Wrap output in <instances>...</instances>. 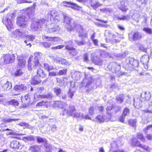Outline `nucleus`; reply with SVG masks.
I'll return each instance as SVG.
<instances>
[{"mask_svg": "<svg viewBox=\"0 0 152 152\" xmlns=\"http://www.w3.org/2000/svg\"><path fill=\"white\" fill-rule=\"evenodd\" d=\"M34 9L33 7L28 8L23 11L22 14L17 18L18 25L21 28H25L28 26V19L34 16Z\"/></svg>", "mask_w": 152, "mask_h": 152, "instance_id": "nucleus-1", "label": "nucleus"}, {"mask_svg": "<svg viewBox=\"0 0 152 152\" xmlns=\"http://www.w3.org/2000/svg\"><path fill=\"white\" fill-rule=\"evenodd\" d=\"M48 20L42 18L34 19L30 25V28L33 31L38 33L42 30H45L47 26Z\"/></svg>", "mask_w": 152, "mask_h": 152, "instance_id": "nucleus-2", "label": "nucleus"}, {"mask_svg": "<svg viewBox=\"0 0 152 152\" xmlns=\"http://www.w3.org/2000/svg\"><path fill=\"white\" fill-rule=\"evenodd\" d=\"M42 55L41 53L36 52L34 53V58L33 63H31V59L29 58L28 61V69L29 70L34 69L36 68H39L41 66V64L39 62L41 57Z\"/></svg>", "mask_w": 152, "mask_h": 152, "instance_id": "nucleus-3", "label": "nucleus"}, {"mask_svg": "<svg viewBox=\"0 0 152 152\" xmlns=\"http://www.w3.org/2000/svg\"><path fill=\"white\" fill-rule=\"evenodd\" d=\"M64 23L65 26L67 30L68 31H72L74 29H75L76 27V25L71 18L68 16L66 14H64Z\"/></svg>", "mask_w": 152, "mask_h": 152, "instance_id": "nucleus-4", "label": "nucleus"}, {"mask_svg": "<svg viewBox=\"0 0 152 152\" xmlns=\"http://www.w3.org/2000/svg\"><path fill=\"white\" fill-rule=\"evenodd\" d=\"M140 16V15L138 11L136 10H131L130 11L129 15L122 16V17H117L118 20H127L130 19L131 17L133 20L138 21Z\"/></svg>", "mask_w": 152, "mask_h": 152, "instance_id": "nucleus-5", "label": "nucleus"}, {"mask_svg": "<svg viewBox=\"0 0 152 152\" xmlns=\"http://www.w3.org/2000/svg\"><path fill=\"white\" fill-rule=\"evenodd\" d=\"M53 106L54 107H58L59 108L63 109L62 113L61 114L62 115H64L66 114V108L68 107V105L65 102H62L61 101H56L54 102Z\"/></svg>", "mask_w": 152, "mask_h": 152, "instance_id": "nucleus-6", "label": "nucleus"}, {"mask_svg": "<svg viewBox=\"0 0 152 152\" xmlns=\"http://www.w3.org/2000/svg\"><path fill=\"white\" fill-rule=\"evenodd\" d=\"M108 68L113 73L117 74L118 76L121 75L120 74L119 70L121 69L120 66L116 63H111L107 66Z\"/></svg>", "mask_w": 152, "mask_h": 152, "instance_id": "nucleus-7", "label": "nucleus"}, {"mask_svg": "<svg viewBox=\"0 0 152 152\" xmlns=\"http://www.w3.org/2000/svg\"><path fill=\"white\" fill-rule=\"evenodd\" d=\"M12 15H10V14H8L6 17L4 16L2 20L3 23L5 24L6 27L9 30L13 27V21L10 18L11 17L12 19L13 17H12Z\"/></svg>", "mask_w": 152, "mask_h": 152, "instance_id": "nucleus-8", "label": "nucleus"}, {"mask_svg": "<svg viewBox=\"0 0 152 152\" xmlns=\"http://www.w3.org/2000/svg\"><path fill=\"white\" fill-rule=\"evenodd\" d=\"M2 58L3 60V63L5 64H9L13 62L15 59V56L13 54H3Z\"/></svg>", "mask_w": 152, "mask_h": 152, "instance_id": "nucleus-9", "label": "nucleus"}, {"mask_svg": "<svg viewBox=\"0 0 152 152\" xmlns=\"http://www.w3.org/2000/svg\"><path fill=\"white\" fill-rule=\"evenodd\" d=\"M128 37L130 41H134L140 39L142 37L141 34L138 32H132L129 34Z\"/></svg>", "mask_w": 152, "mask_h": 152, "instance_id": "nucleus-10", "label": "nucleus"}, {"mask_svg": "<svg viewBox=\"0 0 152 152\" xmlns=\"http://www.w3.org/2000/svg\"><path fill=\"white\" fill-rule=\"evenodd\" d=\"M26 33H28L25 30L20 29L15 30L13 32L14 34L17 37L24 38L26 35Z\"/></svg>", "mask_w": 152, "mask_h": 152, "instance_id": "nucleus-11", "label": "nucleus"}, {"mask_svg": "<svg viewBox=\"0 0 152 152\" xmlns=\"http://www.w3.org/2000/svg\"><path fill=\"white\" fill-rule=\"evenodd\" d=\"M76 29L78 33V35L80 37L83 38H86L87 37V34L85 32L82 26L79 24L76 25Z\"/></svg>", "mask_w": 152, "mask_h": 152, "instance_id": "nucleus-12", "label": "nucleus"}, {"mask_svg": "<svg viewBox=\"0 0 152 152\" xmlns=\"http://www.w3.org/2000/svg\"><path fill=\"white\" fill-rule=\"evenodd\" d=\"M127 63L128 66L130 67L134 68L137 67L139 64V61L136 59L132 58H129L127 60Z\"/></svg>", "mask_w": 152, "mask_h": 152, "instance_id": "nucleus-13", "label": "nucleus"}, {"mask_svg": "<svg viewBox=\"0 0 152 152\" xmlns=\"http://www.w3.org/2000/svg\"><path fill=\"white\" fill-rule=\"evenodd\" d=\"M65 43L66 44L65 48L66 49L71 51L70 53L73 55H75L76 54V52L75 48L72 47V42L69 41L68 42H65Z\"/></svg>", "mask_w": 152, "mask_h": 152, "instance_id": "nucleus-14", "label": "nucleus"}, {"mask_svg": "<svg viewBox=\"0 0 152 152\" xmlns=\"http://www.w3.org/2000/svg\"><path fill=\"white\" fill-rule=\"evenodd\" d=\"M128 4V1L127 0H122L121 1L119 8L123 12H126L128 10V9L126 7Z\"/></svg>", "mask_w": 152, "mask_h": 152, "instance_id": "nucleus-15", "label": "nucleus"}, {"mask_svg": "<svg viewBox=\"0 0 152 152\" xmlns=\"http://www.w3.org/2000/svg\"><path fill=\"white\" fill-rule=\"evenodd\" d=\"M149 60V56L147 55H144L141 58V62L144 66L145 68L147 69L148 68V63Z\"/></svg>", "mask_w": 152, "mask_h": 152, "instance_id": "nucleus-16", "label": "nucleus"}, {"mask_svg": "<svg viewBox=\"0 0 152 152\" xmlns=\"http://www.w3.org/2000/svg\"><path fill=\"white\" fill-rule=\"evenodd\" d=\"M85 79L82 82V85L83 87H87L91 84L92 79L91 76L87 78L85 75Z\"/></svg>", "mask_w": 152, "mask_h": 152, "instance_id": "nucleus-17", "label": "nucleus"}, {"mask_svg": "<svg viewBox=\"0 0 152 152\" xmlns=\"http://www.w3.org/2000/svg\"><path fill=\"white\" fill-rule=\"evenodd\" d=\"M130 143L133 147L139 146L141 148L142 145L140 144V142L134 137L131 139L130 141Z\"/></svg>", "mask_w": 152, "mask_h": 152, "instance_id": "nucleus-18", "label": "nucleus"}, {"mask_svg": "<svg viewBox=\"0 0 152 152\" xmlns=\"http://www.w3.org/2000/svg\"><path fill=\"white\" fill-rule=\"evenodd\" d=\"M67 109H66V114L69 116H72L74 115L73 114L76 110V109L75 107L73 105H70L69 106V107L67 108Z\"/></svg>", "mask_w": 152, "mask_h": 152, "instance_id": "nucleus-19", "label": "nucleus"}, {"mask_svg": "<svg viewBox=\"0 0 152 152\" xmlns=\"http://www.w3.org/2000/svg\"><path fill=\"white\" fill-rule=\"evenodd\" d=\"M46 39L47 40L50 42L52 44H55L59 42L61 39L57 37H45Z\"/></svg>", "mask_w": 152, "mask_h": 152, "instance_id": "nucleus-20", "label": "nucleus"}, {"mask_svg": "<svg viewBox=\"0 0 152 152\" xmlns=\"http://www.w3.org/2000/svg\"><path fill=\"white\" fill-rule=\"evenodd\" d=\"M62 3L63 4H64V5L69 7H71L73 9H78V8H80V7L78 5L74 3L65 1H63Z\"/></svg>", "mask_w": 152, "mask_h": 152, "instance_id": "nucleus-21", "label": "nucleus"}, {"mask_svg": "<svg viewBox=\"0 0 152 152\" xmlns=\"http://www.w3.org/2000/svg\"><path fill=\"white\" fill-rule=\"evenodd\" d=\"M58 15V12L55 10H53L50 11L47 14L48 18L51 20L52 19H54Z\"/></svg>", "mask_w": 152, "mask_h": 152, "instance_id": "nucleus-22", "label": "nucleus"}, {"mask_svg": "<svg viewBox=\"0 0 152 152\" xmlns=\"http://www.w3.org/2000/svg\"><path fill=\"white\" fill-rule=\"evenodd\" d=\"M15 91L18 92H21L26 90V87L23 84L18 85L15 86L14 88Z\"/></svg>", "mask_w": 152, "mask_h": 152, "instance_id": "nucleus-23", "label": "nucleus"}, {"mask_svg": "<svg viewBox=\"0 0 152 152\" xmlns=\"http://www.w3.org/2000/svg\"><path fill=\"white\" fill-rule=\"evenodd\" d=\"M152 124L148 126L146 128H145L144 129V131L146 134H147L146 137L148 140H151L152 138V136L151 135L147 134L149 131L152 130Z\"/></svg>", "mask_w": 152, "mask_h": 152, "instance_id": "nucleus-24", "label": "nucleus"}, {"mask_svg": "<svg viewBox=\"0 0 152 152\" xmlns=\"http://www.w3.org/2000/svg\"><path fill=\"white\" fill-rule=\"evenodd\" d=\"M105 116H103L100 115H97L95 118L92 120L94 121H96L98 122H102L106 121Z\"/></svg>", "mask_w": 152, "mask_h": 152, "instance_id": "nucleus-25", "label": "nucleus"}, {"mask_svg": "<svg viewBox=\"0 0 152 152\" xmlns=\"http://www.w3.org/2000/svg\"><path fill=\"white\" fill-rule=\"evenodd\" d=\"M121 144L122 143L121 140L119 139H117L111 144V147L112 148H116L121 146Z\"/></svg>", "mask_w": 152, "mask_h": 152, "instance_id": "nucleus-26", "label": "nucleus"}, {"mask_svg": "<svg viewBox=\"0 0 152 152\" xmlns=\"http://www.w3.org/2000/svg\"><path fill=\"white\" fill-rule=\"evenodd\" d=\"M41 81L37 76H35L32 79L31 83V84L35 85L39 84Z\"/></svg>", "mask_w": 152, "mask_h": 152, "instance_id": "nucleus-27", "label": "nucleus"}, {"mask_svg": "<svg viewBox=\"0 0 152 152\" xmlns=\"http://www.w3.org/2000/svg\"><path fill=\"white\" fill-rule=\"evenodd\" d=\"M92 62L96 65H100L102 64V61L98 56H95L92 59Z\"/></svg>", "mask_w": 152, "mask_h": 152, "instance_id": "nucleus-28", "label": "nucleus"}, {"mask_svg": "<svg viewBox=\"0 0 152 152\" xmlns=\"http://www.w3.org/2000/svg\"><path fill=\"white\" fill-rule=\"evenodd\" d=\"M40 67L35 69H37V75L41 77H45L47 76V74H45L43 70L40 68Z\"/></svg>", "mask_w": 152, "mask_h": 152, "instance_id": "nucleus-29", "label": "nucleus"}, {"mask_svg": "<svg viewBox=\"0 0 152 152\" xmlns=\"http://www.w3.org/2000/svg\"><path fill=\"white\" fill-rule=\"evenodd\" d=\"M29 150L31 152H40L39 147L37 145H31L29 147Z\"/></svg>", "mask_w": 152, "mask_h": 152, "instance_id": "nucleus-30", "label": "nucleus"}, {"mask_svg": "<svg viewBox=\"0 0 152 152\" xmlns=\"http://www.w3.org/2000/svg\"><path fill=\"white\" fill-rule=\"evenodd\" d=\"M80 72L75 71L72 73V77L73 80H77L80 79Z\"/></svg>", "mask_w": 152, "mask_h": 152, "instance_id": "nucleus-31", "label": "nucleus"}, {"mask_svg": "<svg viewBox=\"0 0 152 152\" xmlns=\"http://www.w3.org/2000/svg\"><path fill=\"white\" fill-rule=\"evenodd\" d=\"M60 28L58 25H55L52 28H48L47 31L50 33L53 32H57L60 30Z\"/></svg>", "mask_w": 152, "mask_h": 152, "instance_id": "nucleus-32", "label": "nucleus"}, {"mask_svg": "<svg viewBox=\"0 0 152 152\" xmlns=\"http://www.w3.org/2000/svg\"><path fill=\"white\" fill-rule=\"evenodd\" d=\"M56 60V61L59 62V63L64 65H67L69 64V63L66 60L59 57H57L54 59V60Z\"/></svg>", "mask_w": 152, "mask_h": 152, "instance_id": "nucleus-33", "label": "nucleus"}, {"mask_svg": "<svg viewBox=\"0 0 152 152\" xmlns=\"http://www.w3.org/2000/svg\"><path fill=\"white\" fill-rule=\"evenodd\" d=\"M149 106L148 109L142 110L143 113H152V101H150L149 103Z\"/></svg>", "mask_w": 152, "mask_h": 152, "instance_id": "nucleus-34", "label": "nucleus"}, {"mask_svg": "<svg viewBox=\"0 0 152 152\" xmlns=\"http://www.w3.org/2000/svg\"><path fill=\"white\" fill-rule=\"evenodd\" d=\"M31 95L30 94V93H28L27 94H26L25 95L24 97H21V100L23 99V100L24 101H26V102L27 103H28L30 100H31Z\"/></svg>", "mask_w": 152, "mask_h": 152, "instance_id": "nucleus-35", "label": "nucleus"}, {"mask_svg": "<svg viewBox=\"0 0 152 152\" xmlns=\"http://www.w3.org/2000/svg\"><path fill=\"white\" fill-rule=\"evenodd\" d=\"M141 96L142 98H144L146 100L149 99L151 97L150 93H147L145 91L142 92L141 94Z\"/></svg>", "mask_w": 152, "mask_h": 152, "instance_id": "nucleus-36", "label": "nucleus"}, {"mask_svg": "<svg viewBox=\"0 0 152 152\" xmlns=\"http://www.w3.org/2000/svg\"><path fill=\"white\" fill-rule=\"evenodd\" d=\"M19 142L17 141H14L11 143V147L13 148H19Z\"/></svg>", "mask_w": 152, "mask_h": 152, "instance_id": "nucleus-37", "label": "nucleus"}, {"mask_svg": "<svg viewBox=\"0 0 152 152\" xmlns=\"http://www.w3.org/2000/svg\"><path fill=\"white\" fill-rule=\"evenodd\" d=\"M44 67L45 69H46L48 72L55 69L54 67L53 66L49 65L47 63L44 64Z\"/></svg>", "mask_w": 152, "mask_h": 152, "instance_id": "nucleus-38", "label": "nucleus"}, {"mask_svg": "<svg viewBox=\"0 0 152 152\" xmlns=\"http://www.w3.org/2000/svg\"><path fill=\"white\" fill-rule=\"evenodd\" d=\"M7 103L9 105L15 106H18L19 104L18 101L15 99H12L10 101H8Z\"/></svg>", "mask_w": 152, "mask_h": 152, "instance_id": "nucleus-39", "label": "nucleus"}, {"mask_svg": "<svg viewBox=\"0 0 152 152\" xmlns=\"http://www.w3.org/2000/svg\"><path fill=\"white\" fill-rule=\"evenodd\" d=\"M4 89L7 91L10 90L12 87V85L10 83L7 81L3 86Z\"/></svg>", "mask_w": 152, "mask_h": 152, "instance_id": "nucleus-40", "label": "nucleus"}, {"mask_svg": "<svg viewBox=\"0 0 152 152\" xmlns=\"http://www.w3.org/2000/svg\"><path fill=\"white\" fill-rule=\"evenodd\" d=\"M97 107H90L88 110V112L89 114L92 115L93 114L95 113H97Z\"/></svg>", "mask_w": 152, "mask_h": 152, "instance_id": "nucleus-41", "label": "nucleus"}, {"mask_svg": "<svg viewBox=\"0 0 152 152\" xmlns=\"http://www.w3.org/2000/svg\"><path fill=\"white\" fill-rule=\"evenodd\" d=\"M36 137L30 135L28 136L25 137L23 138V139L26 140L28 141H34L36 140Z\"/></svg>", "mask_w": 152, "mask_h": 152, "instance_id": "nucleus-42", "label": "nucleus"}, {"mask_svg": "<svg viewBox=\"0 0 152 152\" xmlns=\"http://www.w3.org/2000/svg\"><path fill=\"white\" fill-rule=\"evenodd\" d=\"M101 5V4L97 1L93 2L91 4V6L95 10H96L98 7H100Z\"/></svg>", "mask_w": 152, "mask_h": 152, "instance_id": "nucleus-43", "label": "nucleus"}, {"mask_svg": "<svg viewBox=\"0 0 152 152\" xmlns=\"http://www.w3.org/2000/svg\"><path fill=\"white\" fill-rule=\"evenodd\" d=\"M141 4L140 6L142 8H146L147 6L148 0H139Z\"/></svg>", "mask_w": 152, "mask_h": 152, "instance_id": "nucleus-44", "label": "nucleus"}, {"mask_svg": "<svg viewBox=\"0 0 152 152\" xmlns=\"http://www.w3.org/2000/svg\"><path fill=\"white\" fill-rule=\"evenodd\" d=\"M35 139L36 140H37V141L38 143L47 142V140L45 138L41 137L39 136L36 137Z\"/></svg>", "mask_w": 152, "mask_h": 152, "instance_id": "nucleus-45", "label": "nucleus"}, {"mask_svg": "<svg viewBox=\"0 0 152 152\" xmlns=\"http://www.w3.org/2000/svg\"><path fill=\"white\" fill-rule=\"evenodd\" d=\"M44 147L45 148V151L46 152H49L50 151L52 148V146L48 143L45 144Z\"/></svg>", "mask_w": 152, "mask_h": 152, "instance_id": "nucleus-46", "label": "nucleus"}, {"mask_svg": "<svg viewBox=\"0 0 152 152\" xmlns=\"http://www.w3.org/2000/svg\"><path fill=\"white\" fill-rule=\"evenodd\" d=\"M112 36L113 39H111L110 40V42L111 43L114 44L115 43L119 42L120 41V40L119 39H116V36L115 34H111Z\"/></svg>", "mask_w": 152, "mask_h": 152, "instance_id": "nucleus-47", "label": "nucleus"}, {"mask_svg": "<svg viewBox=\"0 0 152 152\" xmlns=\"http://www.w3.org/2000/svg\"><path fill=\"white\" fill-rule=\"evenodd\" d=\"M73 115H74L72 116L73 117L76 118L80 119H82L83 114H81L80 113L76 112L75 111L74 113L73 114Z\"/></svg>", "mask_w": 152, "mask_h": 152, "instance_id": "nucleus-48", "label": "nucleus"}, {"mask_svg": "<svg viewBox=\"0 0 152 152\" xmlns=\"http://www.w3.org/2000/svg\"><path fill=\"white\" fill-rule=\"evenodd\" d=\"M75 42L79 46H82L86 44V42L84 39H83L80 41L77 40H75Z\"/></svg>", "mask_w": 152, "mask_h": 152, "instance_id": "nucleus-49", "label": "nucleus"}, {"mask_svg": "<svg viewBox=\"0 0 152 152\" xmlns=\"http://www.w3.org/2000/svg\"><path fill=\"white\" fill-rule=\"evenodd\" d=\"M26 64V61L24 59H18V64L20 67H23Z\"/></svg>", "mask_w": 152, "mask_h": 152, "instance_id": "nucleus-50", "label": "nucleus"}, {"mask_svg": "<svg viewBox=\"0 0 152 152\" xmlns=\"http://www.w3.org/2000/svg\"><path fill=\"white\" fill-rule=\"evenodd\" d=\"M53 91L55 94L58 96H59L62 93L61 90L58 88H54Z\"/></svg>", "mask_w": 152, "mask_h": 152, "instance_id": "nucleus-51", "label": "nucleus"}, {"mask_svg": "<svg viewBox=\"0 0 152 152\" xmlns=\"http://www.w3.org/2000/svg\"><path fill=\"white\" fill-rule=\"evenodd\" d=\"M26 35L25 36V37H27L28 39V40L29 41H32L35 38V36L32 35H28V33H26Z\"/></svg>", "mask_w": 152, "mask_h": 152, "instance_id": "nucleus-52", "label": "nucleus"}, {"mask_svg": "<svg viewBox=\"0 0 152 152\" xmlns=\"http://www.w3.org/2000/svg\"><path fill=\"white\" fill-rule=\"evenodd\" d=\"M75 91V90L74 88H70L68 92V96L69 97L71 98H72L73 96L74 95Z\"/></svg>", "mask_w": 152, "mask_h": 152, "instance_id": "nucleus-53", "label": "nucleus"}, {"mask_svg": "<svg viewBox=\"0 0 152 152\" xmlns=\"http://www.w3.org/2000/svg\"><path fill=\"white\" fill-rule=\"evenodd\" d=\"M111 102V101H109L107 103V107L106 108L107 111V113L110 115V114L109 113V112L113 108V104H110V103Z\"/></svg>", "mask_w": 152, "mask_h": 152, "instance_id": "nucleus-54", "label": "nucleus"}, {"mask_svg": "<svg viewBox=\"0 0 152 152\" xmlns=\"http://www.w3.org/2000/svg\"><path fill=\"white\" fill-rule=\"evenodd\" d=\"M124 97V95L123 94H121L120 95L117 96L116 99L117 101L120 103H121L123 102Z\"/></svg>", "mask_w": 152, "mask_h": 152, "instance_id": "nucleus-55", "label": "nucleus"}, {"mask_svg": "<svg viewBox=\"0 0 152 152\" xmlns=\"http://www.w3.org/2000/svg\"><path fill=\"white\" fill-rule=\"evenodd\" d=\"M23 73V72L21 69H18L15 72L14 75L15 76H19L22 75Z\"/></svg>", "mask_w": 152, "mask_h": 152, "instance_id": "nucleus-56", "label": "nucleus"}, {"mask_svg": "<svg viewBox=\"0 0 152 152\" xmlns=\"http://www.w3.org/2000/svg\"><path fill=\"white\" fill-rule=\"evenodd\" d=\"M43 95H40V94H37V95H34V99H36V100L38 101L39 100L41 99H44L43 98Z\"/></svg>", "mask_w": 152, "mask_h": 152, "instance_id": "nucleus-57", "label": "nucleus"}, {"mask_svg": "<svg viewBox=\"0 0 152 152\" xmlns=\"http://www.w3.org/2000/svg\"><path fill=\"white\" fill-rule=\"evenodd\" d=\"M136 121V120H129V124L133 127L135 126Z\"/></svg>", "mask_w": 152, "mask_h": 152, "instance_id": "nucleus-58", "label": "nucleus"}, {"mask_svg": "<svg viewBox=\"0 0 152 152\" xmlns=\"http://www.w3.org/2000/svg\"><path fill=\"white\" fill-rule=\"evenodd\" d=\"M137 138L140 139L143 142H145V139L142 134L140 133H138L137 134Z\"/></svg>", "mask_w": 152, "mask_h": 152, "instance_id": "nucleus-59", "label": "nucleus"}, {"mask_svg": "<svg viewBox=\"0 0 152 152\" xmlns=\"http://www.w3.org/2000/svg\"><path fill=\"white\" fill-rule=\"evenodd\" d=\"M143 31L146 33L151 34H152V29L148 27H145L143 28Z\"/></svg>", "mask_w": 152, "mask_h": 152, "instance_id": "nucleus-60", "label": "nucleus"}, {"mask_svg": "<svg viewBox=\"0 0 152 152\" xmlns=\"http://www.w3.org/2000/svg\"><path fill=\"white\" fill-rule=\"evenodd\" d=\"M141 148L146 151L147 152H152V148H149L147 146L142 145Z\"/></svg>", "mask_w": 152, "mask_h": 152, "instance_id": "nucleus-61", "label": "nucleus"}, {"mask_svg": "<svg viewBox=\"0 0 152 152\" xmlns=\"http://www.w3.org/2000/svg\"><path fill=\"white\" fill-rule=\"evenodd\" d=\"M42 45L46 48H49L51 45V43L48 42H43L42 43Z\"/></svg>", "mask_w": 152, "mask_h": 152, "instance_id": "nucleus-62", "label": "nucleus"}, {"mask_svg": "<svg viewBox=\"0 0 152 152\" xmlns=\"http://www.w3.org/2000/svg\"><path fill=\"white\" fill-rule=\"evenodd\" d=\"M43 95V98L50 99L53 96V94L50 93H48Z\"/></svg>", "mask_w": 152, "mask_h": 152, "instance_id": "nucleus-63", "label": "nucleus"}, {"mask_svg": "<svg viewBox=\"0 0 152 152\" xmlns=\"http://www.w3.org/2000/svg\"><path fill=\"white\" fill-rule=\"evenodd\" d=\"M67 71V69H63L60 70L59 71L58 74L59 75H63L66 74Z\"/></svg>", "mask_w": 152, "mask_h": 152, "instance_id": "nucleus-64", "label": "nucleus"}]
</instances>
